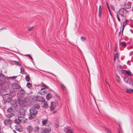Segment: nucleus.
Here are the masks:
<instances>
[{"mask_svg": "<svg viewBox=\"0 0 133 133\" xmlns=\"http://www.w3.org/2000/svg\"><path fill=\"white\" fill-rule=\"evenodd\" d=\"M18 102L23 106L27 107L31 104V102L28 99L20 98L18 99Z\"/></svg>", "mask_w": 133, "mask_h": 133, "instance_id": "1", "label": "nucleus"}, {"mask_svg": "<svg viewBox=\"0 0 133 133\" xmlns=\"http://www.w3.org/2000/svg\"><path fill=\"white\" fill-rule=\"evenodd\" d=\"M118 12L121 16L122 19L123 20L124 18H127L128 12L124 8H122L119 10Z\"/></svg>", "mask_w": 133, "mask_h": 133, "instance_id": "2", "label": "nucleus"}, {"mask_svg": "<svg viewBox=\"0 0 133 133\" xmlns=\"http://www.w3.org/2000/svg\"><path fill=\"white\" fill-rule=\"evenodd\" d=\"M33 99L34 101L39 102L44 101V99L42 97L38 96H34Z\"/></svg>", "mask_w": 133, "mask_h": 133, "instance_id": "3", "label": "nucleus"}, {"mask_svg": "<svg viewBox=\"0 0 133 133\" xmlns=\"http://www.w3.org/2000/svg\"><path fill=\"white\" fill-rule=\"evenodd\" d=\"M51 130V128L48 126L44 129H42L41 131L42 133H49Z\"/></svg>", "mask_w": 133, "mask_h": 133, "instance_id": "4", "label": "nucleus"}, {"mask_svg": "<svg viewBox=\"0 0 133 133\" xmlns=\"http://www.w3.org/2000/svg\"><path fill=\"white\" fill-rule=\"evenodd\" d=\"M47 93V91L45 89V88H42L38 92V93L42 95H44Z\"/></svg>", "mask_w": 133, "mask_h": 133, "instance_id": "5", "label": "nucleus"}, {"mask_svg": "<svg viewBox=\"0 0 133 133\" xmlns=\"http://www.w3.org/2000/svg\"><path fill=\"white\" fill-rule=\"evenodd\" d=\"M18 119L20 120V122L22 123H26L27 122V119L26 118L22 116H19Z\"/></svg>", "mask_w": 133, "mask_h": 133, "instance_id": "6", "label": "nucleus"}, {"mask_svg": "<svg viewBox=\"0 0 133 133\" xmlns=\"http://www.w3.org/2000/svg\"><path fill=\"white\" fill-rule=\"evenodd\" d=\"M12 123V121L11 120H6L4 122V123L5 125H7L8 126L11 128V124Z\"/></svg>", "mask_w": 133, "mask_h": 133, "instance_id": "7", "label": "nucleus"}, {"mask_svg": "<svg viewBox=\"0 0 133 133\" xmlns=\"http://www.w3.org/2000/svg\"><path fill=\"white\" fill-rule=\"evenodd\" d=\"M9 63L12 65L15 64L18 66H21V65L20 63L18 61H10L9 62Z\"/></svg>", "mask_w": 133, "mask_h": 133, "instance_id": "8", "label": "nucleus"}, {"mask_svg": "<svg viewBox=\"0 0 133 133\" xmlns=\"http://www.w3.org/2000/svg\"><path fill=\"white\" fill-rule=\"evenodd\" d=\"M124 80L125 82L129 84L132 83V80L130 78H129L127 77H124Z\"/></svg>", "mask_w": 133, "mask_h": 133, "instance_id": "9", "label": "nucleus"}, {"mask_svg": "<svg viewBox=\"0 0 133 133\" xmlns=\"http://www.w3.org/2000/svg\"><path fill=\"white\" fill-rule=\"evenodd\" d=\"M12 87L15 91H16L17 90L21 88L20 85L17 84H13Z\"/></svg>", "mask_w": 133, "mask_h": 133, "instance_id": "10", "label": "nucleus"}, {"mask_svg": "<svg viewBox=\"0 0 133 133\" xmlns=\"http://www.w3.org/2000/svg\"><path fill=\"white\" fill-rule=\"evenodd\" d=\"M28 118L29 119L31 120L34 119L36 117V115L33 113L30 112Z\"/></svg>", "mask_w": 133, "mask_h": 133, "instance_id": "11", "label": "nucleus"}, {"mask_svg": "<svg viewBox=\"0 0 133 133\" xmlns=\"http://www.w3.org/2000/svg\"><path fill=\"white\" fill-rule=\"evenodd\" d=\"M125 21L123 22V25H122V35L121 36V37H122V35L123 34V31L124 29V26L126 25L127 23L128 22V20L127 19H125Z\"/></svg>", "mask_w": 133, "mask_h": 133, "instance_id": "12", "label": "nucleus"}, {"mask_svg": "<svg viewBox=\"0 0 133 133\" xmlns=\"http://www.w3.org/2000/svg\"><path fill=\"white\" fill-rule=\"evenodd\" d=\"M56 103L54 102H51V105L50 107V109L52 110L54 109L56 107Z\"/></svg>", "mask_w": 133, "mask_h": 133, "instance_id": "13", "label": "nucleus"}, {"mask_svg": "<svg viewBox=\"0 0 133 133\" xmlns=\"http://www.w3.org/2000/svg\"><path fill=\"white\" fill-rule=\"evenodd\" d=\"M41 102V104L42 107L45 108H47L48 107V104L47 102L45 101V100L44 101H42Z\"/></svg>", "mask_w": 133, "mask_h": 133, "instance_id": "14", "label": "nucleus"}, {"mask_svg": "<svg viewBox=\"0 0 133 133\" xmlns=\"http://www.w3.org/2000/svg\"><path fill=\"white\" fill-rule=\"evenodd\" d=\"M26 129L27 131L29 133H31L33 130V128L31 126L29 125L28 126L27 128Z\"/></svg>", "mask_w": 133, "mask_h": 133, "instance_id": "15", "label": "nucleus"}, {"mask_svg": "<svg viewBox=\"0 0 133 133\" xmlns=\"http://www.w3.org/2000/svg\"><path fill=\"white\" fill-rule=\"evenodd\" d=\"M103 7L101 5H100L99 6V12H98V16L100 17L102 13V9Z\"/></svg>", "mask_w": 133, "mask_h": 133, "instance_id": "16", "label": "nucleus"}, {"mask_svg": "<svg viewBox=\"0 0 133 133\" xmlns=\"http://www.w3.org/2000/svg\"><path fill=\"white\" fill-rule=\"evenodd\" d=\"M119 45L123 47H125L127 45L126 43L124 42H120L119 41Z\"/></svg>", "mask_w": 133, "mask_h": 133, "instance_id": "17", "label": "nucleus"}, {"mask_svg": "<svg viewBox=\"0 0 133 133\" xmlns=\"http://www.w3.org/2000/svg\"><path fill=\"white\" fill-rule=\"evenodd\" d=\"M52 97V94L50 93L48 94L46 96V98L48 100H49Z\"/></svg>", "mask_w": 133, "mask_h": 133, "instance_id": "18", "label": "nucleus"}, {"mask_svg": "<svg viewBox=\"0 0 133 133\" xmlns=\"http://www.w3.org/2000/svg\"><path fill=\"white\" fill-rule=\"evenodd\" d=\"M30 112L33 113L35 115H36L37 113V110L34 108H33L32 110Z\"/></svg>", "mask_w": 133, "mask_h": 133, "instance_id": "19", "label": "nucleus"}, {"mask_svg": "<svg viewBox=\"0 0 133 133\" xmlns=\"http://www.w3.org/2000/svg\"><path fill=\"white\" fill-rule=\"evenodd\" d=\"M48 122V119H42V123L43 124V125L45 126V125Z\"/></svg>", "mask_w": 133, "mask_h": 133, "instance_id": "20", "label": "nucleus"}, {"mask_svg": "<svg viewBox=\"0 0 133 133\" xmlns=\"http://www.w3.org/2000/svg\"><path fill=\"white\" fill-rule=\"evenodd\" d=\"M39 128L38 126H36L34 128V131L35 132H38L39 131Z\"/></svg>", "mask_w": 133, "mask_h": 133, "instance_id": "21", "label": "nucleus"}, {"mask_svg": "<svg viewBox=\"0 0 133 133\" xmlns=\"http://www.w3.org/2000/svg\"><path fill=\"white\" fill-rule=\"evenodd\" d=\"M123 6L125 8L127 9H129L131 7V5H127L126 3H124Z\"/></svg>", "mask_w": 133, "mask_h": 133, "instance_id": "22", "label": "nucleus"}, {"mask_svg": "<svg viewBox=\"0 0 133 133\" xmlns=\"http://www.w3.org/2000/svg\"><path fill=\"white\" fill-rule=\"evenodd\" d=\"M15 115L14 114L10 113L8 114L7 115V116L8 118H9L13 117Z\"/></svg>", "mask_w": 133, "mask_h": 133, "instance_id": "23", "label": "nucleus"}, {"mask_svg": "<svg viewBox=\"0 0 133 133\" xmlns=\"http://www.w3.org/2000/svg\"><path fill=\"white\" fill-rule=\"evenodd\" d=\"M15 129L16 130L19 132L21 131H22V128L20 127H19L18 125H17V126H16Z\"/></svg>", "mask_w": 133, "mask_h": 133, "instance_id": "24", "label": "nucleus"}, {"mask_svg": "<svg viewBox=\"0 0 133 133\" xmlns=\"http://www.w3.org/2000/svg\"><path fill=\"white\" fill-rule=\"evenodd\" d=\"M120 15L119 14V13L118 12H117L116 17L117 18V19L118 21L119 22H120L121 21V19H120V18H119Z\"/></svg>", "mask_w": 133, "mask_h": 133, "instance_id": "25", "label": "nucleus"}, {"mask_svg": "<svg viewBox=\"0 0 133 133\" xmlns=\"http://www.w3.org/2000/svg\"><path fill=\"white\" fill-rule=\"evenodd\" d=\"M40 106L38 104H36L34 105L33 108L36 109H38L40 108Z\"/></svg>", "mask_w": 133, "mask_h": 133, "instance_id": "26", "label": "nucleus"}, {"mask_svg": "<svg viewBox=\"0 0 133 133\" xmlns=\"http://www.w3.org/2000/svg\"><path fill=\"white\" fill-rule=\"evenodd\" d=\"M60 87L63 90H65L66 89L65 87L62 84H60Z\"/></svg>", "mask_w": 133, "mask_h": 133, "instance_id": "27", "label": "nucleus"}, {"mask_svg": "<svg viewBox=\"0 0 133 133\" xmlns=\"http://www.w3.org/2000/svg\"><path fill=\"white\" fill-rule=\"evenodd\" d=\"M126 72V73L128 75L131 76V75L132 73L129 70H127L125 71Z\"/></svg>", "mask_w": 133, "mask_h": 133, "instance_id": "28", "label": "nucleus"}, {"mask_svg": "<svg viewBox=\"0 0 133 133\" xmlns=\"http://www.w3.org/2000/svg\"><path fill=\"white\" fill-rule=\"evenodd\" d=\"M104 129L107 133H111V131L107 128L106 127H105Z\"/></svg>", "mask_w": 133, "mask_h": 133, "instance_id": "29", "label": "nucleus"}, {"mask_svg": "<svg viewBox=\"0 0 133 133\" xmlns=\"http://www.w3.org/2000/svg\"><path fill=\"white\" fill-rule=\"evenodd\" d=\"M59 126V122L58 121H56L55 124V126L56 128H58Z\"/></svg>", "mask_w": 133, "mask_h": 133, "instance_id": "30", "label": "nucleus"}, {"mask_svg": "<svg viewBox=\"0 0 133 133\" xmlns=\"http://www.w3.org/2000/svg\"><path fill=\"white\" fill-rule=\"evenodd\" d=\"M17 77V76L9 77V80H15Z\"/></svg>", "mask_w": 133, "mask_h": 133, "instance_id": "31", "label": "nucleus"}, {"mask_svg": "<svg viewBox=\"0 0 133 133\" xmlns=\"http://www.w3.org/2000/svg\"><path fill=\"white\" fill-rule=\"evenodd\" d=\"M13 110V109L12 107H11L8 109L7 110V111L8 112L11 113L12 111Z\"/></svg>", "mask_w": 133, "mask_h": 133, "instance_id": "32", "label": "nucleus"}, {"mask_svg": "<svg viewBox=\"0 0 133 133\" xmlns=\"http://www.w3.org/2000/svg\"><path fill=\"white\" fill-rule=\"evenodd\" d=\"M116 81L118 82H119L120 81V79L119 76L117 75H116Z\"/></svg>", "mask_w": 133, "mask_h": 133, "instance_id": "33", "label": "nucleus"}, {"mask_svg": "<svg viewBox=\"0 0 133 133\" xmlns=\"http://www.w3.org/2000/svg\"><path fill=\"white\" fill-rule=\"evenodd\" d=\"M73 131L71 129H68L67 131V133H72Z\"/></svg>", "mask_w": 133, "mask_h": 133, "instance_id": "34", "label": "nucleus"}, {"mask_svg": "<svg viewBox=\"0 0 133 133\" xmlns=\"http://www.w3.org/2000/svg\"><path fill=\"white\" fill-rule=\"evenodd\" d=\"M25 79L27 82H29L30 81V78L29 76H25Z\"/></svg>", "mask_w": 133, "mask_h": 133, "instance_id": "35", "label": "nucleus"}, {"mask_svg": "<svg viewBox=\"0 0 133 133\" xmlns=\"http://www.w3.org/2000/svg\"><path fill=\"white\" fill-rule=\"evenodd\" d=\"M20 69H21L20 73L22 74H23L24 73V69H23V68L21 67L20 68Z\"/></svg>", "mask_w": 133, "mask_h": 133, "instance_id": "36", "label": "nucleus"}, {"mask_svg": "<svg viewBox=\"0 0 133 133\" xmlns=\"http://www.w3.org/2000/svg\"><path fill=\"white\" fill-rule=\"evenodd\" d=\"M31 83H27L26 86L28 88H30L31 86Z\"/></svg>", "mask_w": 133, "mask_h": 133, "instance_id": "37", "label": "nucleus"}, {"mask_svg": "<svg viewBox=\"0 0 133 133\" xmlns=\"http://www.w3.org/2000/svg\"><path fill=\"white\" fill-rule=\"evenodd\" d=\"M81 41H84V40H85L86 39L84 37L82 36L81 37Z\"/></svg>", "mask_w": 133, "mask_h": 133, "instance_id": "38", "label": "nucleus"}, {"mask_svg": "<svg viewBox=\"0 0 133 133\" xmlns=\"http://www.w3.org/2000/svg\"><path fill=\"white\" fill-rule=\"evenodd\" d=\"M23 91L22 90H19V91H18V94L21 95L22 94H23Z\"/></svg>", "mask_w": 133, "mask_h": 133, "instance_id": "39", "label": "nucleus"}, {"mask_svg": "<svg viewBox=\"0 0 133 133\" xmlns=\"http://www.w3.org/2000/svg\"><path fill=\"white\" fill-rule=\"evenodd\" d=\"M15 122L16 123L18 124L20 122V120L18 119V118L17 119H16L15 120Z\"/></svg>", "mask_w": 133, "mask_h": 133, "instance_id": "40", "label": "nucleus"}, {"mask_svg": "<svg viewBox=\"0 0 133 133\" xmlns=\"http://www.w3.org/2000/svg\"><path fill=\"white\" fill-rule=\"evenodd\" d=\"M5 77L2 74H0V78H4Z\"/></svg>", "mask_w": 133, "mask_h": 133, "instance_id": "41", "label": "nucleus"}, {"mask_svg": "<svg viewBox=\"0 0 133 133\" xmlns=\"http://www.w3.org/2000/svg\"><path fill=\"white\" fill-rule=\"evenodd\" d=\"M25 56H28V57L30 59H31L32 60H33V59L31 57V56L29 54H28L26 55H25Z\"/></svg>", "mask_w": 133, "mask_h": 133, "instance_id": "42", "label": "nucleus"}, {"mask_svg": "<svg viewBox=\"0 0 133 133\" xmlns=\"http://www.w3.org/2000/svg\"><path fill=\"white\" fill-rule=\"evenodd\" d=\"M118 53H116L114 54V57L115 58H118Z\"/></svg>", "mask_w": 133, "mask_h": 133, "instance_id": "43", "label": "nucleus"}, {"mask_svg": "<svg viewBox=\"0 0 133 133\" xmlns=\"http://www.w3.org/2000/svg\"><path fill=\"white\" fill-rule=\"evenodd\" d=\"M117 46H116L114 48V51L115 52H116L117 49Z\"/></svg>", "mask_w": 133, "mask_h": 133, "instance_id": "44", "label": "nucleus"}, {"mask_svg": "<svg viewBox=\"0 0 133 133\" xmlns=\"http://www.w3.org/2000/svg\"><path fill=\"white\" fill-rule=\"evenodd\" d=\"M123 39L124 40L127 41L128 40V38L127 37H124Z\"/></svg>", "mask_w": 133, "mask_h": 133, "instance_id": "45", "label": "nucleus"}, {"mask_svg": "<svg viewBox=\"0 0 133 133\" xmlns=\"http://www.w3.org/2000/svg\"><path fill=\"white\" fill-rule=\"evenodd\" d=\"M33 28H34V27H31L29 28H28V30L29 31H31L33 29Z\"/></svg>", "mask_w": 133, "mask_h": 133, "instance_id": "46", "label": "nucleus"}, {"mask_svg": "<svg viewBox=\"0 0 133 133\" xmlns=\"http://www.w3.org/2000/svg\"><path fill=\"white\" fill-rule=\"evenodd\" d=\"M3 83H2V81L0 79V87L2 86V85Z\"/></svg>", "mask_w": 133, "mask_h": 133, "instance_id": "47", "label": "nucleus"}, {"mask_svg": "<svg viewBox=\"0 0 133 133\" xmlns=\"http://www.w3.org/2000/svg\"><path fill=\"white\" fill-rule=\"evenodd\" d=\"M106 4H107V6H108V10H109V11H110V9L109 8V6L108 5V2H107V3H106Z\"/></svg>", "mask_w": 133, "mask_h": 133, "instance_id": "48", "label": "nucleus"}, {"mask_svg": "<svg viewBox=\"0 0 133 133\" xmlns=\"http://www.w3.org/2000/svg\"><path fill=\"white\" fill-rule=\"evenodd\" d=\"M125 58V56H122L121 59L122 60H123Z\"/></svg>", "mask_w": 133, "mask_h": 133, "instance_id": "49", "label": "nucleus"}, {"mask_svg": "<svg viewBox=\"0 0 133 133\" xmlns=\"http://www.w3.org/2000/svg\"><path fill=\"white\" fill-rule=\"evenodd\" d=\"M111 8L113 10H115V9L114 8V6L113 5L111 6Z\"/></svg>", "mask_w": 133, "mask_h": 133, "instance_id": "50", "label": "nucleus"}, {"mask_svg": "<svg viewBox=\"0 0 133 133\" xmlns=\"http://www.w3.org/2000/svg\"><path fill=\"white\" fill-rule=\"evenodd\" d=\"M1 61L2 62H4V60L2 58L0 57V61Z\"/></svg>", "mask_w": 133, "mask_h": 133, "instance_id": "51", "label": "nucleus"}, {"mask_svg": "<svg viewBox=\"0 0 133 133\" xmlns=\"http://www.w3.org/2000/svg\"><path fill=\"white\" fill-rule=\"evenodd\" d=\"M130 92V90H129L128 89L127 90V92L128 93H129Z\"/></svg>", "mask_w": 133, "mask_h": 133, "instance_id": "52", "label": "nucleus"}, {"mask_svg": "<svg viewBox=\"0 0 133 133\" xmlns=\"http://www.w3.org/2000/svg\"><path fill=\"white\" fill-rule=\"evenodd\" d=\"M127 63L129 65H130V62L129 61H128L127 62Z\"/></svg>", "mask_w": 133, "mask_h": 133, "instance_id": "53", "label": "nucleus"}, {"mask_svg": "<svg viewBox=\"0 0 133 133\" xmlns=\"http://www.w3.org/2000/svg\"><path fill=\"white\" fill-rule=\"evenodd\" d=\"M121 35V31H119V32L118 34V36L119 37Z\"/></svg>", "mask_w": 133, "mask_h": 133, "instance_id": "54", "label": "nucleus"}, {"mask_svg": "<svg viewBox=\"0 0 133 133\" xmlns=\"http://www.w3.org/2000/svg\"><path fill=\"white\" fill-rule=\"evenodd\" d=\"M56 112V110L54 111H53V114H55V113Z\"/></svg>", "mask_w": 133, "mask_h": 133, "instance_id": "55", "label": "nucleus"}, {"mask_svg": "<svg viewBox=\"0 0 133 133\" xmlns=\"http://www.w3.org/2000/svg\"><path fill=\"white\" fill-rule=\"evenodd\" d=\"M129 90L131 91H132V93H133V89H130Z\"/></svg>", "mask_w": 133, "mask_h": 133, "instance_id": "56", "label": "nucleus"}, {"mask_svg": "<svg viewBox=\"0 0 133 133\" xmlns=\"http://www.w3.org/2000/svg\"><path fill=\"white\" fill-rule=\"evenodd\" d=\"M5 29V27H3V28H2L1 29H0V30H1L2 29Z\"/></svg>", "mask_w": 133, "mask_h": 133, "instance_id": "57", "label": "nucleus"}, {"mask_svg": "<svg viewBox=\"0 0 133 133\" xmlns=\"http://www.w3.org/2000/svg\"><path fill=\"white\" fill-rule=\"evenodd\" d=\"M109 11V13H110V15L112 16V14L110 12V11Z\"/></svg>", "mask_w": 133, "mask_h": 133, "instance_id": "58", "label": "nucleus"}, {"mask_svg": "<svg viewBox=\"0 0 133 133\" xmlns=\"http://www.w3.org/2000/svg\"><path fill=\"white\" fill-rule=\"evenodd\" d=\"M39 70H42V71H43L42 69H39V68H37Z\"/></svg>", "mask_w": 133, "mask_h": 133, "instance_id": "59", "label": "nucleus"}, {"mask_svg": "<svg viewBox=\"0 0 133 133\" xmlns=\"http://www.w3.org/2000/svg\"><path fill=\"white\" fill-rule=\"evenodd\" d=\"M43 87H44L45 88H47V87L45 85H43Z\"/></svg>", "mask_w": 133, "mask_h": 133, "instance_id": "60", "label": "nucleus"}, {"mask_svg": "<svg viewBox=\"0 0 133 133\" xmlns=\"http://www.w3.org/2000/svg\"><path fill=\"white\" fill-rule=\"evenodd\" d=\"M130 30L132 33H133V32L132 31V29H130Z\"/></svg>", "mask_w": 133, "mask_h": 133, "instance_id": "61", "label": "nucleus"}, {"mask_svg": "<svg viewBox=\"0 0 133 133\" xmlns=\"http://www.w3.org/2000/svg\"><path fill=\"white\" fill-rule=\"evenodd\" d=\"M13 131L15 133H16V131L15 130H14Z\"/></svg>", "mask_w": 133, "mask_h": 133, "instance_id": "62", "label": "nucleus"}, {"mask_svg": "<svg viewBox=\"0 0 133 133\" xmlns=\"http://www.w3.org/2000/svg\"><path fill=\"white\" fill-rule=\"evenodd\" d=\"M17 103L15 102V105H16V106L17 105Z\"/></svg>", "mask_w": 133, "mask_h": 133, "instance_id": "63", "label": "nucleus"}, {"mask_svg": "<svg viewBox=\"0 0 133 133\" xmlns=\"http://www.w3.org/2000/svg\"><path fill=\"white\" fill-rule=\"evenodd\" d=\"M116 59V58H114V61H115Z\"/></svg>", "mask_w": 133, "mask_h": 133, "instance_id": "64", "label": "nucleus"}]
</instances>
